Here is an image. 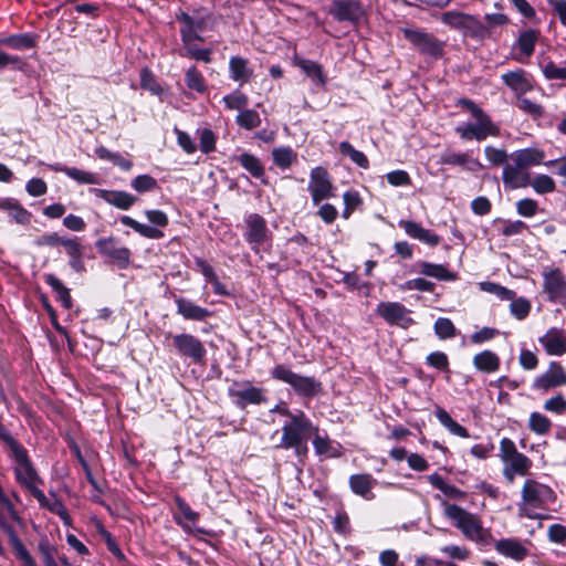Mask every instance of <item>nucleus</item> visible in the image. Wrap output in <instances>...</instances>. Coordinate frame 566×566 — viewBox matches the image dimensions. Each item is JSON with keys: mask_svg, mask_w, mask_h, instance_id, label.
<instances>
[{"mask_svg": "<svg viewBox=\"0 0 566 566\" xmlns=\"http://www.w3.org/2000/svg\"><path fill=\"white\" fill-rule=\"evenodd\" d=\"M499 458L503 463V476L509 483H513L516 476H527L533 465L532 460L520 452L509 438L501 439Z\"/></svg>", "mask_w": 566, "mask_h": 566, "instance_id": "4", "label": "nucleus"}, {"mask_svg": "<svg viewBox=\"0 0 566 566\" xmlns=\"http://www.w3.org/2000/svg\"><path fill=\"white\" fill-rule=\"evenodd\" d=\"M502 180L505 188L518 189L525 188L530 185V174L516 164L506 165L503 168Z\"/></svg>", "mask_w": 566, "mask_h": 566, "instance_id": "21", "label": "nucleus"}, {"mask_svg": "<svg viewBox=\"0 0 566 566\" xmlns=\"http://www.w3.org/2000/svg\"><path fill=\"white\" fill-rule=\"evenodd\" d=\"M514 164L522 168L537 166L544 163L545 154L537 148H524L512 154Z\"/></svg>", "mask_w": 566, "mask_h": 566, "instance_id": "27", "label": "nucleus"}, {"mask_svg": "<svg viewBox=\"0 0 566 566\" xmlns=\"http://www.w3.org/2000/svg\"><path fill=\"white\" fill-rule=\"evenodd\" d=\"M235 122L239 126L251 130L260 126L261 118L256 111L244 109L238 114Z\"/></svg>", "mask_w": 566, "mask_h": 566, "instance_id": "44", "label": "nucleus"}, {"mask_svg": "<svg viewBox=\"0 0 566 566\" xmlns=\"http://www.w3.org/2000/svg\"><path fill=\"white\" fill-rule=\"evenodd\" d=\"M536 193H551L555 190V181L548 175H538L534 179H530V185Z\"/></svg>", "mask_w": 566, "mask_h": 566, "instance_id": "45", "label": "nucleus"}, {"mask_svg": "<svg viewBox=\"0 0 566 566\" xmlns=\"http://www.w3.org/2000/svg\"><path fill=\"white\" fill-rule=\"evenodd\" d=\"M405 38L417 49L420 53L431 57H439L443 52V43L437 40L429 33L421 32L415 29H403Z\"/></svg>", "mask_w": 566, "mask_h": 566, "instance_id": "11", "label": "nucleus"}, {"mask_svg": "<svg viewBox=\"0 0 566 566\" xmlns=\"http://www.w3.org/2000/svg\"><path fill=\"white\" fill-rule=\"evenodd\" d=\"M120 222L124 226L130 227L137 233H139L140 235H143L145 238H148V239H159V238L164 237L163 231H160V230H158V229H156L154 227H149V226H146L144 223H140V222L134 220L133 218H130L128 216H123L120 218Z\"/></svg>", "mask_w": 566, "mask_h": 566, "instance_id": "37", "label": "nucleus"}, {"mask_svg": "<svg viewBox=\"0 0 566 566\" xmlns=\"http://www.w3.org/2000/svg\"><path fill=\"white\" fill-rule=\"evenodd\" d=\"M223 102L228 109H242L248 105V96L240 91H234L223 97Z\"/></svg>", "mask_w": 566, "mask_h": 566, "instance_id": "54", "label": "nucleus"}, {"mask_svg": "<svg viewBox=\"0 0 566 566\" xmlns=\"http://www.w3.org/2000/svg\"><path fill=\"white\" fill-rule=\"evenodd\" d=\"M563 385H566L565 368L558 361H551L547 370L534 379L532 387L546 392Z\"/></svg>", "mask_w": 566, "mask_h": 566, "instance_id": "13", "label": "nucleus"}, {"mask_svg": "<svg viewBox=\"0 0 566 566\" xmlns=\"http://www.w3.org/2000/svg\"><path fill=\"white\" fill-rule=\"evenodd\" d=\"M538 209L537 202L534 199L525 198L516 202L517 213L525 218H531L536 214Z\"/></svg>", "mask_w": 566, "mask_h": 566, "instance_id": "61", "label": "nucleus"}, {"mask_svg": "<svg viewBox=\"0 0 566 566\" xmlns=\"http://www.w3.org/2000/svg\"><path fill=\"white\" fill-rule=\"evenodd\" d=\"M307 190L314 206H318L323 200L335 197V187L333 186L329 175L327 170L321 166L311 170Z\"/></svg>", "mask_w": 566, "mask_h": 566, "instance_id": "9", "label": "nucleus"}, {"mask_svg": "<svg viewBox=\"0 0 566 566\" xmlns=\"http://www.w3.org/2000/svg\"><path fill=\"white\" fill-rule=\"evenodd\" d=\"M172 344L180 356L189 357L195 361H200L206 356L203 344L191 334L175 335Z\"/></svg>", "mask_w": 566, "mask_h": 566, "instance_id": "15", "label": "nucleus"}, {"mask_svg": "<svg viewBox=\"0 0 566 566\" xmlns=\"http://www.w3.org/2000/svg\"><path fill=\"white\" fill-rule=\"evenodd\" d=\"M543 73L548 80H566V67L558 66L553 62L543 67Z\"/></svg>", "mask_w": 566, "mask_h": 566, "instance_id": "64", "label": "nucleus"}, {"mask_svg": "<svg viewBox=\"0 0 566 566\" xmlns=\"http://www.w3.org/2000/svg\"><path fill=\"white\" fill-rule=\"evenodd\" d=\"M313 431H317V427L313 426L303 411H297L282 427L280 448L295 449L296 455L303 457L307 453L305 441Z\"/></svg>", "mask_w": 566, "mask_h": 566, "instance_id": "3", "label": "nucleus"}, {"mask_svg": "<svg viewBox=\"0 0 566 566\" xmlns=\"http://www.w3.org/2000/svg\"><path fill=\"white\" fill-rule=\"evenodd\" d=\"M399 226L405 230V232L430 247L438 245L440 242L439 235L431 232L428 229L422 228L419 223L410 220H401Z\"/></svg>", "mask_w": 566, "mask_h": 566, "instance_id": "24", "label": "nucleus"}, {"mask_svg": "<svg viewBox=\"0 0 566 566\" xmlns=\"http://www.w3.org/2000/svg\"><path fill=\"white\" fill-rule=\"evenodd\" d=\"M296 65L314 81L315 83L319 85H324L325 78L322 72V67L319 64L308 61V60H300L296 62Z\"/></svg>", "mask_w": 566, "mask_h": 566, "instance_id": "42", "label": "nucleus"}, {"mask_svg": "<svg viewBox=\"0 0 566 566\" xmlns=\"http://www.w3.org/2000/svg\"><path fill=\"white\" fill-rule=\"evenodd\" d=\"M312 433H314L313 446L317 454L326 457H336L338 454L337 448L333 446L327 436H321L318 430Z\"/></svg>", "mask_w": 566, "mask_h": 566, "instance_id": "40", "label": "nucleus"}, {"mask_svg": "<svg viewBox=\"0 0 566 566\" xmlns=\"http://www.w3.org/2000/svg\"><path fill=\"white\" fill-rule=\"evenodd\" d=\"M479 286L482 291L494 294L495 296L503 301L513 300L515 296L514 291L509 290L493 282H481Z\"/></svg>", "mask_w": 566, "mask_h": 566, "instance_id": "46", "label": "nucleus"}, {"mask_svg": "<svg viewBox=\"0 0 566 566\" xmlns=\"http://www.w3.org/2000/svg\"><path fill=\"white\" fill-rule=\"evenodd\" d=\"M547 355L562 356L566 354V333L563 329L552 327L538 338Z\"/></svg>", "mask_w": 566, "mask_h": 566, "instance_id": "17", "label": "nucleus"}, {"mask_svg": "<svg viewBox=\"0 0 566 566\" xmlns=\"http://www.w3.org/2000/svg\"><path fill=\"white\" fill-rule=\"evenodd\" d=\"M176 304L177 312L186 319L203 321L210 315V312L207 308L201 307L187 298L179 297L176 300Z\"/></svg>", "mask_w": 566, "mask_h": 566, "instance_id": "28", "label": "nucleus"}, {"mask_svg": "<svg viewBox=\"0 0 566 566\" xmlns=\"http://www.w3.org/2000/svg\"><path fill=\"white\" fill-rule=\"evenodd\" d=\"M432 486L440 490L447 497L452 500H464L467 494L454 485L448 484L441 475L433 473L428 476Z\"/></svg>", "mask_w": 566, "mask_h": 566, "instance_id": "33", "label": "nucleus"}, {"mask_svg": "<svg viewBox=\"0 0 566 566\" xmlns=\"http://www.w3.org/2000/svg\"><path fill=\"white\" fill-rule=\"evenodd\" d=\"M64 174L67 175L73 180L77 181L78 184H85V185L97 184L96 175L92 174L90 171L70 167V169H64Z\"/></svg>", "mask_w": 566, "mask_h": 566, "instance_id": "50", "label": "nucleus"}, {"mask_svg": "<svg viewBox=\"0 0 566 566\" xmlns=\"http://www.w3.org/2000/svg\"><path fill=\"white\" fill-rule=\"evenodd\" d=\"M0 506H1L0 507V517L6 523V525L10 526L7 523V517H10L12 520H18V515H17V512H15L12 503L10 502V500L8 499V496L6 495V493L1 486H0Z\"/></svg>", "mask_w": 566, "mask_h": 566, "instance_id": "56", "label": "nucleus"}, {"mask_svg": "<svg viewBox=\"0 0 566 566\" xmlns=\"http://www.w3.org/2000/svg\"><path fill=\"white\" fill-rule=\"evenodd\" d=\"M38 548L44 566H56L57 552L54 546L50 545L48 541H41Z\"/></svg>", "mask_w": 566, "mask_h": 566, "instance_id": "53", "label": "nucleus"}, {"mask_svg": "<svg viewBox=\"0 0 566 566\" xmlns=\"http://www.w3.org/2000/svg\"><path fill=\"white\" fill-rule=\"evenodd\" d=\"M434 332L439 338L447 339L455 335V327L449 318L440 317L434 323Z\"/></svg>", "mask_w": 566, "mask_h": 566, "instance_id": "52", "label": "nucleus"}, {"mask_svg": "<svg viewBox=\"0 0 566 566\" xmlns=\"http://www.w3.org/2000/svg\"><path fill=\"white\" fill-rule=\"evenodd\" d=\"M273 378L289 384L298 395L312 397L322 390V385L314 377L298 375L283 365L275 366L271 371Z\"/></svg>", "mask_w": 566, "mask_h": 566, "instance_id": "7", "label": "nucleus"}, {"mask_svg": "<svg viewBox=\"0 0 566 566\" xmlns=\"http://www.w3.org/2000/svg\"><path fill=\"white\" fill-rule=\"evenodd\" d=\"M132 187L137 192H147L157 187V181L149 175H139L132 180Z\"/></svg>", "mask_w": 566, "mask_h": 566, "instance_id": "55", "label": "nucleus"}, {"mask_svg": "<svg viewBox=\"0 0 566 566\" xmlns=\"http://www.w3.org/2000/svg\"><path fill=\"white\" fill-rule=\"evenodd\" d=\"M536 41L537 32L534 30H527L520 35L517 45L521 52L526 56H530L534 51Z\"/></svg>", "mask_w": 566, "mask_h": 566, "instance_id": "49", "label": "nucleus"}, {"mask_svg": "<svg viewBox=\"0 0 566 566\" xmlns=\"http://www.w3.org/2000/svg\"><path fill=\"white\" fill-rule=\"evenodd\" d=\"M272 157L277 167L286 169L296 159V153L290 147H279L272 150Z\"/></svg>", "mask_w": 566, "mask_h": 566, "instance_id": "41", "label": "nucleus"}, {"mask_svg": "<svg viewBox=\"0 0 566 566\" xmlns=\"http://www.w3.org/2000/svg\"><path fill=\"white\" fill-rule=\"evenodd\" d=\"M337 21L358 23L365 15L363 6L355 0H336L328 11Z\"/></svg>", "mask_w": 566, "mask_h": 566, "instance_id": "16", "label": "nucleus"}, {"mask_svg": "<svg viewBox=\"0 0 566 566\" xmlns=\"http://www.w3.org/2000/svg\"><path fill=\"white\" fill-rule=\"evenodd\" d=\"M517 106L534 118H539L544 115L543 107L528 98L517 97Z\"/></svg>", "mask_w": 566, "mask_h": 566, "instance_id": "58", "label": "nucleus"}, {"mask_svg": "<svg viewBox=\"0 0 566 566\" xmlns=\"http://www.w3.org/2000/svg\"><path fill=\"white\" fill-rule=\"evenodd\" d=\"M510 312L516 319H524L531 311V302L525 297L510 300Z\"/></svg>", "mask_w": 566, "mask_h": 566, "instance_id": "47", "label": "nucleus"}, {"mask_svg": "<svg viewBox=\"0 0 566 566\" xmlns=\"http://www.w3.org/2000/svg\"><path fill=\"white\" fill-rule=\"evenodd\" d=\"M45 282L52 287V290L56 294V300L61 302V304L65 308L72 307V300L69 290L64 286V284L53 274H49L45 276Z\"/></svg>", "mask_w": 566, "mask_h": 566, "instance_id": "38", "label": "nucleus"}, {"mask_svg": "<svg viewBox=\"0 0 566 566\" xmlns=\"http://www.w3.org/2000/svg\"><path fill=\"white\" fill-rule=\"evenodd\" d=\"M387 181L394 186H409L411 184V178L409 174L405 170H394L386 175Z\"/></svg>", "mask_w": 566, "mask_h": 566, "instance_id": "62", "label": "nucleus"}, {"mask_svg": "<svg viewBox=\"0 0 566 566\" xmlns=\"http://www.w3.org/2000/svg\"><path fill=\"white\" fill-rule=\"evenodd\" d=\"M176 20L181 24L180 34L182 44H188L195 40H200L199 33L205 30L207 18L201 12H195L193 14L180 11L176 15Z\"/></svg>", "mask_w": 566, "mask_h": 566, "instance_id": "12", "label": "nucleus"}, {"mask_svg": "<svg viewBox=\"0 0 566 566\" xmlns=\"http://www.w3.org/2000/svg\"><path fill=\"white\" fill-rule=\"evenodd\" d=\"M474 367L483 373H495L500 368L499 356L491 350H483L473 357Z\"/></svg>", "mask_w": 566, "mask_h": 566, "instance_id": "30", "label": "nucleus"}, {"mask_svg": "<svg viewBox=\"0 0 566 566\" xmlns=\"http://www.w3.org/2000/svg\"><path fill=\"white\" fill-rule=\"evenodd\" d=\"M96 248L99 253L112 259L122 268L126 266L129 263V250L125 247L117 245L113 238L99 239L96 242Z\"/></svg>", "mask_w": 566, "mask_h": 566, "instance_id": "18", "label": "nucleus"}, {"mask_svg": "<svg viewBox=\"0 0 566 566\" xmlns=\"http://www.w3.org/2000/svg\"><path fill=\"white\" fill-rule=\"evenodd\" d=\"M93 192L105 202L120 210L129 209L137 200L136 197L126 191L93 189Z\"/></svg>", "mask_w": 566, "mask_h": 566, "instance_id": "22", "label": "nucleus"}, {"mask_svg": "<svg viewBox=\"0 0 566 566\" xmlns=\"http://www.w3.org/2000/svg\"><path fill=\"white\" fill-rule=\"evenodd\" d=\"M339 151L348 156L353 163H355L360 168H368L369 161L364 153L360 150L355 149L348 142H342L339 144Z\"/></svg>", "mask_w": 566, "mask_h": 566, "instance_id": "43", "label": "nucleus"}, {"mask_svg": "<svg viewBox=\"0 0 566 566\" xmlns=\"http://www.w3.org/2000/svg\"><path fill=\"white\" fill-rule=\"evenodd\" d=\"M230 394L238 399V403L241 406L247 403H260L264 399L262 390L255 387L230 389Z\"/></svg>", "mask_w": 566, "mask_h": 566, "instance_id": "34", "label": "nucleus"}, {"mask_svg": "<svg viewBox=\"0 0 566 566\" xmlns=\"http://www.w3.org/2000/svg\"><path fill=\"white\" fill-rule=\"evenodd\" d=\"M14 460V474L17 481L27 488L38 501H44V493L38 488L40 479L23 448L11 454Z\"/></svg>", "mask_w": 566, "mask_h": 566, "instance_id": "6", "label": "nucleus"}, {"mask_svg": "<svg viewBox=\"0 0 566 566\" xmlns=\"http://www.w3.org/2000/svg\"><path fill=\"white\" fill-rule=\"evenodd\" d=\"M440 163L443 165L461 166L463 169L472 172L483 168L482 164L468 153L446 151L441 155Z\"/></svg>", "mask_w": 566, "mask_h": 566, "instance_id": "23", "label": "nucleus"}, {"mask_svg": "<svg viewBox=\"0 0 566 566\" xmlns=\"http://www.w3.org/2000/svg\"><path fill=\"white\" fill-rule=\"evenodd\" d=\"M419 272L423 275L434 277L441 281H454L457 275L451 273L444 265L429 262H420L418 264Z\"/></svg>", "mask_w": 566, "mask_h": 566, "instance_id": "31", "label": "nucleus"}, {"mask_svg": "<svg viewBox=\"0 0 566 566\" xmlns=\"http://www.w3.org/2000/svg\"><path fill=\"white\" fill-rule=\"evenodd\" d=\"M185 81L186 85L190 90H193L198 93H203L206 91L203 76L196 67H190L187 70Z\"/></svg>", "mask_w": 566, "mask_h": 566, "instance_id": "48", "label": "nucleus"}, {"mask_svg": "<svg viewBox=\"0 0 566 566\" xmlns=\"http://www.w3.org/2000/svg\"><path fill=\"white\" fill-rule=\"evenodd\" d=\"M140 85L143 88L148 90L149 92L156 95H160L163 92V88L156 82L151 72L147 69H143L140 72Z\"/></svg>", "mask_w": 566, "mask_h": 566, "instance_id": "59", "label": "nucleus"}, {"mask_svg": "<svg viewBox=\"0 0 566 566\" xmlns=\"http://www.w3.org/2000/svg\"><path fill=\"white\" fill-rule=\"evenodd\" d=\"M0 44H4L13 49L21 50L32 48L33 41L28 35H13L10 38L1 39Z\"/></svg>", "mask_w": 566, "mask_h": 566, "instance_id": "60", "label": "nucleus"}, {"mask_svg": "<svg viewBox=\"0 0 566 566\" xmlns=\"http://www.w3.org/2000/svg\"><path fill=\"white\" fill-rule=\"evenodd\" d=\"M0 210L20 224H27L31 220V213L12 198L0 199Z\"/></svg>", "mask_w": 566, "mask_h": 566, "instance_id": "26", "label": "nucleus"}, {"mask_svg": "<svg viewBox=\"0 0 566 566\" xmlns=\"http://www.w3.org/2000/svg\"><path fill=\"white\" fill-rule=\"evenodd\" d=\"M229 67L231 78L241 84L248 82L252 76V71L248 67V61L242 57L232 56Z\"/></svg>", "mask_w": 566, "mask_h": 566, "instance_id": "32", "label": "nucleus"}, {"mask_svg": "<svg viewBox=\"0 0 566 566\" xmlns=\"http://www.w3.org/2000/svg\"><path fill=\"white\" fill-rule=\"evenodd\" d=\"M444 516L462 533V535L478 544H489L492 535L489 530L483 527L481 518L464 510L463 507L447 503L441 500Z\"/></svg>", "mask_w": 566, "mask_h": 566, "instance_id": "2", "label": "nucleus"}, {"mask_svg": "<svg viewBox=\"0 0 566 566\" xmlns=\"http://www.w3.org/2000/svg\"><path fill=\"white\" fill-rule=\"evenodd\" d=\"M543 408L547 412L563 415L566 411V398L562 394H557L545 400Z\"/></svg>", "mask_w": 566, "mask_h": 566, "instance_id": "51", "label": "nucleus"}, {"mask_svg": "<svg viewBox=\"0 0 566 566\" xmlns=\"http://www.w3.org/2000/svg\"><path fill=\"white\" fill-rule=\"evenodd\" d=\"M502 81L520 97L533 90L532 77L521 69L502 74Z\"/></svg>", "mask_w": 566, "mask_h": 566, "instance_id": "20", "label": "nucleus"}, {"mask_svg": "<svg viewBox=\"0 0 566 566\" xmlns=\"http://www.w3.org/2000/svg\"><path fill=\"white\" fill-rule=\"evenodd\" d=\"M460 104L467 107L474 122L467 123L458 126L455 132L463 139L483 140L489 136H497L500 134L499 127L491 120V118L470 99H461Z\"/></svg>", "mask_w": 566, "mask_h": 566, "instance_id": "5", "label": "nucleus"}, {"mask_svg": "<svg viewBox=\"0 0 566 566\" xmlns=\"http://www.w3.org/2000/svg\"><path fill=\"white\" fill-rule=\"evenodd\" d=\"M440 19L444 24L463 32L467 36L483 39L488 33L486 28L478 19L460 11H447Z\"/></svg>", "mask_w": 566, "mask_h": 566, "instance_id": "8", "label": "nucleus"}, {"mask_svg": "<svg viewBox=\"0 0 566 566\" xmlns=\"http://www.w3.org/2000/svg\"><path fill=\"white\" fill-rule=\"evenodd\" d=\"M518 363L523 369L534 370L538 365V358L533 352L528 349H522L518 357Z\"/></svg>", "mask_w": 566, "mask_h": 566, "instance_id": "63", "label": "nucleus"}, {"mask_svg": "<svg viewBox=\"0 0 566 566\" xmlns=\"http://www.w3.org/2000/svg\"><path fill=\"white\" fill-rule=\"evenodd\" d=\"M376 313L391 325L408 328L413 324V319L408 315L409 311L398 302H380Z\"/></svg>", "mask_w": 566, "mask_h": 566, "instance_id": "14", "label": "nucleus"}, {"mask_svg": "<svg viewBox=\"0 0 566 566\" xmlns=\"http://www.w3.org/2000/svg\"><path fill=\"white\" fill-rule=\"evenodd\" d=\"M237 160L241 164V166L248 170L254 178L262 179L264 182V168L254 155H251L249 153H243L240 156H238Z\"/></svg>", "mask_w": 566, "mask_h": 566, "instance_id": "36", "label": "nucleus"}, {"mask_svg": "<svg viewBox=\"0 0 566 566\" xmlns=\"http://www.w3.org/2000/svg\"><path fill=\"white\" fill-rule=\"evenodd\" d=\"M495 549L501 555L515 559L522 560L527 555V548L515 538L500 539L495 543Z\"/></svg>", "mask_w": 566, "mask_h": 566, "instance_id": "25", "label": "nucleus"}, {"mask_svg": "<svg viewBox=\"0 0 566 566\" xmlns=\"http://www.w3.org/2000/svg\"><path fill=\"white\" fill-rule=\"evenodd\" d=\"M556 501L553 489L533 478H527L522 484L517 512L520 517L530 520L547 518L546 512Z\"/></svg>", "mask_w": 566, "mask_h": 566, "instance_id": "1", "label": "nucleus"}, {"mask_svg": "<svg viewBox=\"0 0 566 566\" xmlns=\"http://www.w3.org/2000/svg\"><path fill=\"white\" fill-rule=\"evenodd\" d=\"M434 415L437 419L440 421V423L447 428L452 434L461 437V438H468L469 432L468 430L459 424L457 421H454L451 416L442 408H437L434 411Z\"/></svg>", "mask_w": 566, "mask_h": 566, "instance_id": "35", "label": "nucleus"}, {"mask_svg": "<svg viewBox=\"0 0 566 566\" xmlns=\"http://www.w3.org/2000/svg\"><path fill=\"white\" fill-rule=\"evenodd\" d=\"M434 287V284L430 281H427L421 277L412 279L409 281H406L405 283L399 285V289L401 291H411V290H418L421 292H431Z\"/></svg>", "mask_w": 566, "mask_h": 566, "instance_id": "57", "label": "nucleus"}, {"mask_svg": "<svg viewBox=\"0 0 566 566\" xmlns=\"http://www.w3.org/2000/svg\"><path fill=\"white\" fill-rule=\"evenodd\" d=\"M245 223L248 227L245 239L253 248L266 241L269 231L263 217L256 213L249 214L245 219Z\"/></svg>", "mask_w": 566, "mask_h": 566, "instance_id": "19", "label": "nucleus"}, {"mask_svg": "<svg viewBox=\"0 0 566 566\" xmlns=\"http://www.w3.org/2000/svg\"><path fill=\"white\" fill-rule=\"evenodd\" d=\"M543 291L552 303L566 304V279L559 269L543 271Z\"/></svg>", "mask_w": 566, "mask_h": 566, "instance_id": "10", "label": "nucleus"}, {"mask_svg": "<svg viewBox=\"0 0 566 566\" xmlns=\"http://www.w3.org/2000/svg\"><path fill=\"white\" fill-rule=\"evenodd\" d=\"M551 420L541 412H532L528 419V429L539 436H545L551 431Z\"/></svg>", "mask_w": 566, "mask_h": 566, "instance_id": "39", "label": "nucleus"}, {"mask_svg": "<svg viewBox=\"0 0 566 566\" xmlns=\"http://www.w3.org/2000/svg\"><path fill=\"white\" fill-rule=\"evenodd\" d=\"M375 483L376 481L370 474H354L349 478L350 490L366 500L374 499L371 490Z\"/></svg>", "mask_w": 566, "mask_h": 566, "instance_id": "29", "label": "nucleus"}]
</instances>
